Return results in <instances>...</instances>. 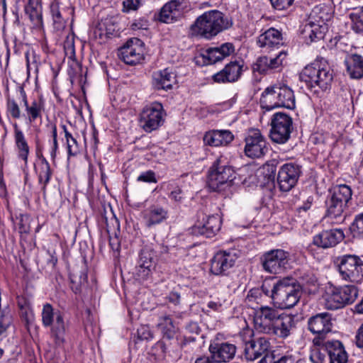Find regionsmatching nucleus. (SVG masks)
Wrapping results in <instances>:
<instances>
[{"instance_id": "31", "label": "nucleus", "mask_w": 363, "mask_h": 363, "mask_svg": "<svg viewBox=\"0 0 363 363\" xmlns=\"http://www.w3.org/2000/svg\"><path fill=\"white\" fill-rule=\"evenodd\" d=\"M20 95L26 108L27 119L30 123H33L37 118H41L44 110V102L41 99L33 100L28 104L26 94L23 88H20Z\"/></svg>"}, {"instance_id": "5", "label": "nucleus", "mask_w": 363, "mask_h": 363, "mask_svg": "<svg viewBox=\"0 0 363 363\" xmlns=\"http://www.w3.org/2000/svg\"><path fill=\"white\" fill-rule=\"evenodd\" d=\"M352 191L347 184H340L333 187L326 201V216L328 218L342 221L346 215L347 204L352 199Z\"/></svg>"}, {"instance_id": "54", "label": "nucleus", "mask_w": 363, "mask_h": 363, "mask_svg": "<svg viewBox=\"0 0 363 363\" xmlns=\"http://www.w3.org/2000/svg\"><path fill=\"white\" fill-rule=\"evenodd\" d=\"M140 5V0H124L123 2V11L128 13L136 11Z\"/></svg>"}, {"instance_id": "15", "label": "nucleus", "mask_w": 363, "mask_h": 363, "mask_svg": "<svg viewBox=\"0 0 363 363\" xmlns=\"http://www.w3.org/2000/svg\"><path fill=\"white\" fill-rule=\"evenodd\" d=\"M281 313L274 308L261 306L255 310L254 325L259 332L267 333Z\"/></svg>"}, {"instance_id": "48", "label": "nucleus", "mask_w": 363, "mask_h": 363, "mask_svg": "<svg viewBox=\"0 0 363 363\" xmlns=\"http://www.w3.org/2000/svg\"><path fill=\"white\" fill-rule=\"evenodd\" d=\"M12 323L11 311L6 308L0 311V335L4 333Z\"/></svg>"}, {"instance_id": "16", "label": "nucleus", "mask_w": 363, "mask_h": 363, "mask_svg": "<svg viewBox=\"0 0 363 363\" xmlns=\"http://www.w3.org/2000/svg\"><path fill=\"white\" fill-rule=\"evenodd\" d=\"M119 57L127 65H136L141 62L144 56L143 42L138 38H132L120 48Z\"/></svg>"}, {"instance_id": "39", "label": "nucleus", "mask_w": 363, "mask_h": 363, "mask_svg": "<svg viewBox=\"0 0 363 363\" xmlns=\"http://www.w3.org/2000/svg\"><path fill=\"white\" fill-rule=\"evenodd\" d=\"M116 28L117 26L111 19H104L98 23L94 34L96 38L104 41L116 33Z\"/></svg>"}, {"instance_id": "64", "label": "nucleus", "mask_w": 363, "mask_h": 363, "mask_svg": "<svg viewBox=\"0 0 363 363\" xmlns=\"http://www.w3.org/2000/svg\"><path fill=\"white\" fill-rule=\"evenodd\" d=\"M48 254L50 256L49 259L48 260V263L50 264L52 267H54L57 262V257L56 256V253L55 250L53 251H48Z\"/></svg>"}, {"instance_id": "19", "label": "nucleus", "mask_w": 363, "mask_h": 363, "mask_svg": "<svg viewBox=\"0 0 363 363\" xmlns=\"http://www.w3.org/2000/svg\"><path fill=\"white\" fill-rule=\"evenodd\" d=\"M331 315L328 313H321L311 317L308 320V328L313 334L318 335L315 339L324 341L325 335L332 330Z\"/></svg>"}, {"instance_id": "61", "label": "nucleus", "mask_w": 363, "mask_h": 363, "mask_svg": "<svg viewBox=\"0 0 363 363\" xmlns=\"http://www.w3.org/2000/svg\"><path fill=\"white\" fill-rule=\"evenodd\" d=\"M223 306V302L219 299L215 301H210L207 303V307L214 311H218Z\"/></svg>"}, {"instance_id": "2", "label": "nucleus", "mask_w": 363, "mask_h": 363, "mask_svg": "<svg viewBox=\"0 0 363 363\" xmlns=\"http://www.w3.org/2000/svg\"><path fill=\"white\" fill-rule=\"evenodd\" d=\"M260 104L267 111L277 108L293 109L296 104L294 91L285 82H277L262 92Z\"/></svg>"}, {"instance_id": "56", "label": "nucleus", "mask_w": 363, "mask_h": 363, "mask_svg": "<svg viewBox=\"0 0 363 363\" xmlns=\"http://www.w3.org/2000/svg\"><path fill=\"white\" fill-rule=\"evenodd\" d=\"M263 355L264 357L259 361V363H278L281 358L276 357V355L273 352H269V350Z\"/></svg>"}, {"instance_id": "17", "label": "nucleus", "mask_w": 363, "mask_h": 363, "mask_svg": "<svg viewBox=\"0 0 363 363\" xmlns=\"http://www.w3.org/2000/svg\"><path fill=\"white\" fill-rule=\"evenodd\" d=\"M289 257V252L281 249L269 251L264 255L263 268L269 273H279L287 264Z\"/></svg>"}, {"instance_id": "34", "label": "nucleus", "mask_w": 363, "mask_h": 363, "mask_svg": "<svg viewBox=\"0 0 363 363\" xmlns=\"http://www.w3.org/2000/svg\"><path fill=\"white\" fill-rule=\"evenodd\" d=\"M346 72L352 79L363 77V57L358 54L348 55L345 59Z\"/></svg>"}, {"instance_id": "32", "label": "nucleus", "mask_w": 363, "mask_h": 363, "mask_svg": "<svg viewBox=\"0 0 363 363\" xmlns=\"http://www.w3.org/2000/svg\"><path fill=\"white\" fill-rule=\"evenodd\" d=\"M155 268V261L152 254L148 251L143 250L140 255L136 276L140 280L147 279Z\"/></svg>"}, {"instance_id": "53", "label": "nucleus", "mask_w": 363, "mask_h": 363, "mask_svg": "<svg viewBox=\"0 0 363 363\" xmlns=\"http://www.w3.org/2000/svg\"><path fill=\"white\" fill-rule=\"evenodd\" d=\"M137 181L147 183H157V180L155 174L152 170L142 172L138 177Z\"/></svg>"}, {"instance_id": "52", "label": "nucleus", "mask_w": 363, "mask_h": 363, "mask_svg": "<svg viewBox=\"0 0 363 363\" xmlns=\"http://www.w3.org/2000/svg\"><path fill=\"white\" fill-rule=\"evenodd\" d=\"M352 230L357 235H363V213L356 216L352 225Z\"/></svg>"}, {"instance_id": "10", "label": "nucleus", "mask_w": 363, "mask_h": 363, "mask_svg": "<svg viewBox=\"0 0 363 363\" xmlns=\"http://www.w3.org/2000/svg\"><path fill=\"white\" fill-rule=\"evenodd\" d=\"M164 109L159 102L146 106L140 113V123L143 130L150 133L157 129L164 121Z\"/></svg>"}, {"instance_id": "46", "label": "nucleus", "mask_w": 363, "mask_h": 363, "mask_svg": "<svg viewBox=\"0 0 363 363\" xmlns=\"http://www.w3.org/2000/svg\"><path fill=\"white\" fill-rule=\"evenodd\" d=\"M55 320V313L53 312L52 306L49 303L44 305L42 311V321L45 326H51Z\"/></svg>"}, {"instance_id": "20", "label": "nucleus", "mask_w": 363, "mask_h": 363, "mask_svg": "<svg viewBox=\"0 0 363 363\" xmlns=\"http://www.w3.org/2000/svg\"><path fill=\"white\" fill-rule=\"evenodd\" d=\"M286 55L287 53L286 52L281 51L274 57L267 56L259 57L252 65L253 71L260 74H267L274 70H279L282 67Z\"/></svg>"}, {"instance_id": "41", "label": "nucleus", "mask_w": 363, "mask_h": 363, "mask_svg": "<svg viewBox=\"0 0 363 363\" xmlns=\"http://www.w3.org/2000/svg\"><path fill=\"white\" fill-rule=\"evenodd\" d=\"M36 172L39 182L43 184L42 190L45 192L46 185L51 179L52 170L49 162L44 157H40V162L36 167Z\"/></svg>"}, {"instance_id": "6", "label": "nucleus", "mask_w": 363, "mask_h": 363, "mask_svg": "<svg viewBox=\"0 0 363 363\" xmlns=\"http://www.w3.org/2000/svg\"><path fill=\"white\" fill-rule=\"evenodd\" d=\"M357 296L358 290L354 285H347L340 288L330 285L326 287L323 298L328 309L337 310L352 303Z\"/></svg>"}, {"instance_id": "25", "label": "nucleus", "mask_w": 363, "mask_h": 363, "mask_svg": "<svg viewBox=\"0 0 363 363\" xmlns=\"http://www.w3.org/2000/svg\"><path fill=\"white\" fill-rule=\"evenodd\" d=\"M345 238L341 229H332L323 230L315 235L313 243L321 248L333 247L340 242Z\"/></svg>"}, {"instance_id": "47", "label": "nucleus", "mask_w": 363, "mask_h": 363, "mask_svg": "<svg viewBox=\"0 0 363 363\" xmlns=\"http://www.w3.org/2000/svg\"><path fill=\"white\" fill-rule=\"evenodd\" d=\"M68 157L75 156L79 152V146L72 134H67L65 138Z\"/></svg>"}, {"instance_id": "28", "label": "nucleus", "mask_w": 363, "mask_h": 363, "mask_svg": "<svg viewBox=\"0 0 363 363\" xmlns=\"http://www.w3.org/2000/svg\"><path fill=\"white\" fill-rule=\"evenodd\" d=\"M242 72V64L239 62H230L225 67L213 76L216 82H234L241 76Z\"/></svg>"}, {"instance_id": "40", "label": "nucleus", "mask_w": 363, "mask_h": 363, "mask_svg": "<svg viewBox=\"0 0 363 363\" xmlns=\"http://www.w3.org/2000/svg\"><path fill=\"white\" fill-rule=\"evenodd\" d=\"M157 327L163 334V337L171 340L173 339L178 331L177 326L174 323L169 315H162L158 320Z\"/></svg>"}, {"instance_id": "55", "label": "nucleus", "mask_w": 363, "mask_h": 363, "mask_svg": "<svg viewBox=\"0 0 363 363\" xmlns=\"http://www.w3.org/2000/svg\"><path fill=\"white\" fill-rule=\"evenodd\" d=\"M272 6L277 10H285L290 7L294 0H269Z\"/></svg>"}, {"instance_id": "58", "label": "nucleus", "mask_w": 363, "mask_h": 363, "mask_svg": "<svg viewBox=\"0 0 363 363\" xmlns=\"http://www.w3.org/2000/svg\"><path fill=\"white\" fill-rule=\"evenodd\" d=\"M310 359L312 363H324L325 355L318 350H313L310 355Z\"/></svg>"}, {"instance_id": "35", "label": "nucleus", "mask_w": 363, "mask_h": 363, "mask_svg": "<svg viewBox=\"0 0 363 363\" xmlns=\"http://www.w3.org/2000/svg\"><path fill=\"white\" fill-rule=\"evenodd\" d=\"M181 4L177 0L167 2L161 9L159 14V21L165 23L174 22L180 16Z\"/></svg>"}, {"instance_id": "1", "label": "nucleus", "mask_w": 363, "mask_h": 363, "mask_svg": "<svg viewBox=\"0 0 363 363\" xmlns=\"http://www.w3.org/2000/svg\"><path fill=\"white\" fill-rule=\"evenodd\" d=\"M299 78L308 89L318 92L319 90L325 91L330 89L333 74L326 60L318 58L304 67Z\"/></svg>"}, {"instance_id": "3", "label": "nucleus", "mask_w": 363, "mask_h": 363, "mask_svg": "<svg viewBox=\"0 0 363 363\" xmlns=\"http://www.w3.org/2000/svg\"><path fill=\"white\" fill-rule=\"evenodd\" d=\"M229 27L224 14L218 10H211L199 16L191 26V34L206 39H211Z\"/></svg>"}, {"instance_id": "9", "label": "nucleus", "mask_w": 363, "mask_h": 363, "mask_svg": "<svg viewBox=\"0 0 363 363\" xmlns=\"http://www.w3.org/2000/svg\"><path fill=\"white\" fill-rule=\"evenodd\" d=\"M270 138L272 141L284 144L290 138L292 130V118L284 113L273 115L271 121Z\"/></svg>"}, {"instance_id": "8", "label": "nucleus", "mask_w": 363, "mask_h": 363, "mask_svg": "<svg viewBox=\"0 0 363 363\" xmlns=\"http://www.w3.org/2000/svg\"><path fill=\"white\" fill-rule=\"evenodd\" d=\"M337 263L342 280L356 284L363 281V260L359 257L345 255L337 258Z\"/></svg>"}, {"instance_id": "30", "label": "nucleus", "mask_w": 363, "mask_h": 363, "mask_svg": "<svg viewBox=\"0 0 363 363\" xmlns=\"http://www.w3.org/2000/svg\"><path fill=\"white\" fill-rule=\"evenodd\" d=\"M333 16V11L332 7L323 4L313 8L308 21H309L311 23L328 26V23L332 19Z\"/></svg>"}, {"instance_id": "24", "label": "nucleus", "mask_w": 363, "mask_h": 363, "mask_svg": "<svg viewBox=\"0 0 363 363\" xmlns=\"http://www.w3.org/2000/svg\"><path fill=\"white\" fill-rule=\"evenodd\" d=\"M270 342L265 337H258L246 340L244 355L247 360L254 361L269 350Z\"/></svg>"}, {"instance_id": "59", "label": "nucleus", "mask_w": 363, "mask_h": 363, "mask_svg": "<svg viewBox=\"0 0 363 363\" xmlns=\"http://www.w3.org/2000/svg\"><path fill=\"white\" fill-rule=\"evenodd\" d=\"M167 300L174 306H177L180 303L181 296L180 294L172 291L166 297Z\"/></svg>"}, {"instance_id": "11", "label": "nucleus", "mask_w": 363, "mask_h": 363, "mask_svg": "<svg viewBox=\"0 0 363 363\" xmlns=\"http://www.w3.org/2000/svg\"><path fill=\"white\" fill-rule=\"evenodd\" d=\"M244 152L250 158H260L268 152L267 143L257 129L250 130L245 138Z\"/></svg>"}, {"instance_id": "7", "label": "nucleus", "mask_w": 363, "mask_h": 363, "mask_svg": "<svg viewBox=\"0 0 363 363\" xmlns=\"http://www.w3.org/2000/svg\"><path fill=\"white\" fill-rule=\"evenodd\" d=\"M235 179V172L223 164L221 157L218 158L209 170L208 186L214 191L224 190Z\"/></svg>"}, {"instance_id": "29", "label": "nucleus", "mask_w": 363, "mask_h": 363, "mask_svg": "<svg viewBox=\"0 0 363 363\" xmlns=\"http://www.w3.org/2000/svg\"><path fill=\"white\" fill-rule=\"evenodd\" d=\"M233 139V133L228 130H213L205 133L203 143L209 146L219 147L228 145Z\"/></svg>"}, {"instance_id": "45", "label": "nucleus", "mask_w": 363, "mask_h": 363, "mask_svg": "<svg viewBox=\"0 0 363 363\" xmlns=\"http://www.w3.org/2000/svg\"><path fill=\"white\" fill-rule=\"evenodd\" d=\"M351 19V28L357 33L363 35V6L350 13Z\"/></svg>"}, {"instance_id": "33", "label": "nucleus", "mask_w": 363, "mask_h": 363, "mask_svg": "<svg viewBox=\"0 0 363 363\" xmlns=\"http://www.w3.org/2000/svg\"><path fill=\"white\" fill-rule=\"evenodd\" d=\"M175 82L176 75L169 68L157 71L153 74V84L157 89H170Z\"/></svg>"}, {"instance_id": "36", "label": "nucleus", "mask_w": 363, "mask_h": 363, "mask_svg": "<svg viewBox=\"0 0 363 363\" xmlns=\"http://www.w3.org/2000/svg\"><path fill=\"white\" fill-rule=\"evenodd\" d=\"M167 211L162 206L152 205L145 211L144 218L147 226L150 227L162 223L167 219Z\"/></svg>"}, {"instance_id": "18", "label": "nucleus", "mask_w": 363, "mask_h": 363, "mask_svg": "<svg viewBox=\"0 0 363 363\" xmlns=\"http://www.w3.org/2000/svg\"><path fill=\"white\" fill-rule=\"evenodd\" d=\"M296 328L294 316L291 314L281 313L274 321L272 328L266 334L273 335L281 339H286L292 335Z\"/></svg>"}, {"instance_id": "43", "label": "nucleus", "mask_w": 363, "mask_h": 363, "mask_svg": "<svg viewBox=\"0 0 363 363\" xmlns=\"http://www.w3.org/2000/svg\"><path fill=\"white\" fill-rule=\"evenodd\" d=\"M264 296L262 294V290L258 288L250 289L245 299V303L250 308L256 309L258 305L264 303Z\"/></svg>"}, {"instance_id": "49", "label": "nucleus", "mask_w": 363, "mask_h": 363, "mask_svg": "<svg viewBox=\"0 0 363 363\" xmlns=\"http://www.w3.org/2000/svg\"><path fill=\"white\" fill-rule=\"evenodd\" d=\"M64 50L66 55L72 57L75 55L74 35L67 30L66 40L64 41Z\"/></svg>"}, {"instance_id": "37", "label": "nucleus", "mask_w": 363, "mask_h": 363, "mask_svg": "<svg viewBox=\"0 0 363 363\" xmlns=\"http://www.w3.org/2000/svg\"><path fill=\"white\" fill-rule=\"evenodd\" d=\"M327 30L328 26L311 23V22L308 21V23L304 26L303 30V35L306 43H311L323 39Z\"/></svg>"}, {"instance_id": "62", "label": "nucleus", "mask_w": 363, "mask_h": 363, "mask_svg": "<svg viewBox=\"0 0 363 363\" xmlns=\"http://www.w3.org/2000/svg\"><path fill=\"white\" fill-rule=\"evenodd\" d=\"M50 155L51 157V159L54 160L57 156V152L58 150V142L54 141V140H50Z\"/></svg>"}, {"instance_id": "26", "label": "nucleus", "mask_w": 363, "mask_h": 363, "mask_svg": "<svg viewBox=\"0 0 363 363\" xmlns=\"http://www.w3.org/2000/svg\"><path fill=\"white\" fill-rule=\"evenodd\" d=\"M234 51L233 45L230 43H225L219 47L210 48L206 50L201 54V57L205 64H214L230 56Z\"/></svg>"}, {"instance_id": "12", "label": "nucleus", "mask_w": 363, "mask_h": 363, "mask_svg": "<svg viewBox=\"0 0 363 363\" xmlns=\"http://www.w3.org/2000/svg\"><path fill=\"white\" fill-rule=\"evenodd\" d=\"M222 220L218 214L206 216L199 213L192 231L194 234L201 235L206 238L213 237L220 230Z\"/></svg>"}, {"instance_id": "14", "label": "nucleus", "mask_w": 363, "mask_h": 363, "mask_svg": "<svg viewBox=\"0 0 363 363\" xmlns=\"http://www.w3.org/2000/svg\"><path fill=\"white\" fill-rule=\"evenodd\" d=\"M301 174V167L290 162L283 164L279 170L277 182L282 191H289L298 182Z\"/></svg>"}, {"instance_id": "60", "label": "nucleus", "mask_w": 363, "mask_h": 363, "mask_svg": "<svg viewBox=\"0 0 363 363\" xmlns=\"http://www.w3.org/2000/svg\"><path fill=\"white\" fill-rule=\"evenodd\" d=\"M149 26L148 21L145 19H140L134 22L131 27L133 30H147Z\"/></svg>"}, {"instance_id": "23", "label": "nucleus", "mask_w": 363, "mask_h": 363, "mask_svg": "<svg viewBox=\"0 0 363 363\" xmlns=\"http://www.w3.org/2000/svg\"><path fill=\"white\" fill-rule=\"evenodd\" d=\"M313 342L325 348L330 357V363L347 362V354L342 342L339 340L320 341L319 339H314Z\"/></svg>"}, {"instance_id": "51", "label": "nucleus", "mask_w": 363, "mask_h": 363, "mask_svg": "<svg viewBox=\"0 0 363 363\" xmlns=\"http://www.w3.org/2000/svg\"><path fill=\"white\" fill-rule=\"evenodd\" d=\"M26 59L28 72L30 73L31 70L38 71V60L35 52L33 51L26 52Z\"/></svg>"}, {"instance_id": "38", "label": "nucleus", "mask_w": 363, "mask_h": 363, "mask_svg": "<svg viewBox=\"0 0 363 363\" xmlns=\"http://www.w3.org/2000/svg\"><path fill=\"white\" fill-rule=\"evenodd\" d=\"M51 334L53 337L55 344L61 346L65 342V336L66 333V324L64 321L63 315L60 312L55 313V320L52 323Z\"/></svg>"}, {"instance_id": "13", "label": "nucleus", "mask_w": 363, "mask_h": 363, "mask_svg": "<svg viewBox=\"0 0 363 363\" xmlns=\"http://www.w3.org/2000/svg\"><path fill=\"white\" fill-rule=\"evenodd\" d=\"M221 335H218L209 345V352L216 363H225L232 360L236 354V346L228 342H222Z\"/></svg>"}, {"instance_id": "27", "label": "nucleus", "mask_w": 363, "mask_h": 363, "mask_svg": "<svg viewBox=\"0 0 363 363\" xmlns=\"http://www.w3.org/2000/svg\"><path fill=\"white\" fill-rule=\"evenodd\" d=\"M13 128L15 150L16 152L17 158L23 161L24 166L27 167L28 156L30 155L29 145L24 133L16 123H13Z\"/></svg>"}, {"instance_id": "42", "label": "nucleus", "mask_w": 363, "mask_h": 363, "mask_svg": "<svg viewBox=\"0 0 363 363\" xmlns=\"http://www.w3.org/2000/svg\"><path fill=\"white\" fill-rule=\"evenodd\" d=\"M25 12L34 28L40 29L43 26L42 11L40 6H34L32 3H29L25 7Z\"/></svg>"}, {"instance_id": "44", "label": "nucleus", "mask_w": 363, "mask_h": 363, "mask_svg": "<svg viewBox=\"0 0 363 363\" xmlns=\"http://www.w3.org/2000/svg\"><path fill=\"white\" fill-rule=\"evenodd\" d=\"M50 12L53 20L54 29L57 32L63 31L66 28V21L62 17L57 4H52Z\"/></svg>"}, {"instance_id": "21", "label": "nucleus", "mask_w": 363, "mask_h": 363, "mask_svg": "<svg viewBox=\"0 0 363 363\" xmlns=\"http://www.w3.org/2000/svg\"><path fill=\"white\" fill-rule=\"evenodd\" d=\"M234 253L219 252L211 259L210 272L214 275H223L233 267L236 261Z\"/></svg>"}, {"instance_id": "57", "label": "nucleus", "mask_w": 363, "mask_h": 363, "mask_svg": "<svg viewBox=\"0 0 363 363\" xmlns=\"http://www.w3.org/2000/svg\"><path fill=\"white\" fill-rule=\"evenodd\" d=\"M20 315L26 322V323L31 321L33 318V314L30 306L20 309Z\"/></svg>"}, {"instance_id": "50", "label": "nucleus", "mask_w": 363, "mask_h": 363, "mask_svg": "<svg viewBox=\"0 0 363 363\" xmlns=\"http://www.w3.org/2000/svg\"><path fill=\"white\" fill-rule=\"evenodd\" d=\"M6 111L13 118L18 119L21 117V109L14 99H8Z\"/></svg>"}, {"instance_id": "22", "label": "nucleus", "mask_w": 363, "mask_h": 363, "mask_svg": "<svg viewBox=\"0 0 363 363\" xmlns=\"http://www.w3.org/2000/svg\"><path fill=\"white\" fill-rule=\"evenodd\" d=\"M257 43L263 52H269L283 45L282 34L279 30L270 28L259 35Z\"/></svg>"}, {"instance_id": "4", "label": "nucleus", "mask_w": 363, "mask_h": 363, "mask_svg": "<svg viewBox=\"0 0 363 363\" xmlns=\"http://www.w3.org/2000/svg\"><path fill=\"white\" fill-rule=\"evenodd\" d=\"M301 294V286L289 277L278 280L271 289L274 305L282 309L294 307L298 302Z\"/></svg>"}, {"instance_id": "63", "label": "nucleus", "mask_w": 363, "mask_h": 363, "mask_svg": "<svg viewBox=\"0 0 363 363\" xmlns=\"http://www.w3.org/2000/svg\"><path fill=\"white\" fill-rule=\"evenodd\" d=\"M356 342L359 347H363V324L359 328L356 335Z\"/></svg>"}]
</instances>
